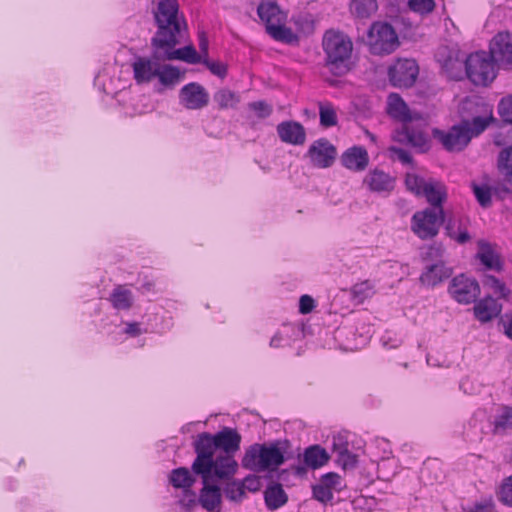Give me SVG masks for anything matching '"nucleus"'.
Returning <instances> with one entry per match:
<instances>
[{
	"label": "nucleus",
	"instance_id": "f257e3e1",
	"mask_svg": "<svg viewBox=\"0 0 512 512\" xmlns=\"http://www.w3.org/2000/svg\"><path fill=\"white\" fill-rule=\"evenodd\" d=\"M462 121L448 131L435 129L433 134L450 152L463 150L473 137H477L495 121L493 108L478 98H467L460 104Z\"/></svg>",
	"mask_w": 512,
	"mask_h": 512
},
{
	"label": "nucleus",
	"instance_id": "f03ea898",
	"mask_svg": "<svg viewBox=\"0 0 512 512\" xmlns=\"http://www.w3.org/2000/svg\"><path fill=\"white\" fill-rule=\"evenodd\" d=\"M158 31L152 39L156 48H173L180 43L186 31V23L179 16L177 0H158L155 10Z\"/></svg>",
	"mask_w": 512,
	"mask_h": 512
},
{
	"label": "nucleus",
	"instance_id": "7ed1b4c3",
	"mask_svg": "<svg viewBox=\"0 0 512 512\" xmlns=\"http://www.w3.org/2000/svg\"><path fill=\"white\" fill-rule=\"evenodd\" d=\"M161 56L138 57L132 64L134 79L137 84H147L157 79L163 88H173L183 77V72L175 66L160 63Z\"/></svg>",
	"mask_w": 512,
	"mask_h": 512
},
{
	"label": "nucleus",
	"instance_id": "20e7f679",
	"mask_svg": "<svg viewBox=\"0 0 512 512\" xmlns=\"http://www.w3.org/2000/svg\"><path fill=\"white\" fill-rule=\"evenodd\" d=\"M326 66L335 74L348 71V62L352 54L353 43L343 32L328 30L322 39Z\"/></svg>",
	"mask_w": 512,
	"mask_h": 512
},
{
	"label": "nucleus",
	"instance_id": "39448f33",
	"mask_svg": "<svg viewBox=\"0 0 512 512\" xmlns=\"http://www.w3.org/2000/svg\"><path fill=\"white\" fill-rule=\"evenodd\" d=\"M257 13L265 24L267 33L273 39L288 44L298 41L297 35L285 26L287 14L276 2L270 0L262 1L258 6Z\"/></svg>",
	"mask_w": 512,
	"mask_h": 512
},
{
	"label": "nucleus",
	"instance_id": "423d86ee",
	"mask_svg": "<svg viewBox=\"0 0 512 512\" xmlns=\"http://www.w3.org/2000/svg\"><path fill=\"white\" fill-rule=\"evenodd\" d=\"M284 461V452L278 444H254L246 450L242 465L254 472H264L276 470Z\"/></svg>",
	"mask_w": 512,
	"mask_h": 512
},
{
	"label": "nucleus",
	"instance_id": "0eeeda50",
	"mask_svg": "<svg viewBox=\"0 0 512 512\" xmlns=\"http://www.w3.org/2000/svg\"><path fill=\"white\" fill-rule=\"evenodd\" d=\"M405 185L416 196H423L433 206L432 209H443L442 204L447 198V188L444 183L433 178L424 177L410 172L406 174Z\"/></svg>",
	"mask_w": 512,
	"mask_h": 512
},
{
	"label": "nucleus",
	"instance_id": "6e6552de",
	"mask_svg": "<svg viewBox=\"0 0 512 512\" xmlns=\"http://www.w3.org/2000/svg\"><path fill=\"white\" fill-rule=\"evenodd\" d=\"M465 69L470 81L479 86H487L497 75L496 61L485 51L470 54L465 59Z\"/></svg>",
	"mask_w": 512,
	"mask_h": 512
},
{
	"label": "nucleus",
	"instance_id": "1a4fd4ad",
	"mask_svg": "<svg viewBox=\"0 0 512 512\" xmlns=\"http://www.w3.org/2000/svg\"><path fill=\"white\" fill-rule=\"evenodd\" d=\"M368 45L372 54L384 55L394 52L399 46V40L390 24L375 22L368 32Z\"/></svg>",
	"mask_w": 512,
	"mask_h": 512
},
{
	"label": "nucleus",
	"instance_id": "9d476101",
	"mask_svg": "<svg viewBox=\"0 0 512 512\" xmlns=\"http://www.w3.org/2000/svg\"><path fill=\"white\" fill-rule=\"evenodd\" d=\"M443 221V209L425 208L413 214L410 228L418 238L427 240L434 238L438 234Z\"/></svg>",
	"mask_w": 512,
	"mask_h": 512
},
{
	"label": "nucleus",
	"instance_id": "9b49d317",
	"mask_svg": "<svg viewBox=\"0 0 512 512\" xmlns=\"http://www.w3.org/2000/svg\"><path fill=\"white\" fill-rule=\"evenodd\" d=\"M215 448L217 446L214 436L208 433L201 434L195 443L197 457L192 464V469L204 480L212 473V459Z\"/></svg>",
	"mask_w": 512,
	"mask_h": 512
},
{
	"label": "nucleus",
	"instance_id": "f8f14e48",
	"mask_svg": "<svg viewBox=\"0 0 512 512\" xmlns=\"http://www.w3.org/2000/svg\"><path fill=\"white\" fill-rule=\"evenodd\" d=\"M337 156L336 147L327 139L315 140L308 148L305 157L316 168H329L335 162Z\"/></svg>",
	"mask_w": 512,
	"mask_h": 512
},
{
	"label": "nucleus",
	"instance_id": "ddd939ff",
	"mask_svg": "<svg viewBox=\"0 0 512 512\" xmlns=\"http://www.w3.org/2000/svg\"><path fill=\"white\" fill-rule=\"evenodd\" d=\"M419 68L412 59H398L388 71L390 82L396 87H411L418 76Z\"/></svg>",
	"mask_w": 512,
	"mask_h": 512
},
{
	"label": "nucleus",
	"instance_id": "4468645a",
	"mask_svg": "<svg viewBox=\"0 0 512 512\" xmlns=\"http://www.w3.org/2000/svg\"><path fill=\"white\" fill-rule=\"evenodd\" d=\"M448 291L458 303L469 304L479 296L480 287L475 279L461 274L451 280Z\"/></svg>",
	"mask_w": 512,
	"mask_h": 512
},
{
	"label": "nucleus",
	"instance_id": "2eb2a0df",
	"mask_svg": "<svg viewBox=\"0 0 512 512\" xmlns=\"http://www.w3.org/2000/svg\"><path fill=\"white\" fill-rule=\"evenodd\" d=\"M346 487L342 477L337 473L324 474L316 483L312 486V493L314 499L326 504L333 499L334 492H340Z\"/></svg>",
	"mask_w": 512,
	"mask_h": 512
},
{
	"label": "nucleus",
	"instance_id": "dca6fc26",
	"mask_svg": "<svg viewBox=\"0 0 512 512\" xmlns=\"http://www.w3.org/2000/svg\"><path fill=\"white\" fill-rule=\"evenodd\" d=\"M489 53L504 68L512 67V34L497 33L490 42Z\"/></svg>",
	"mask_w": 512,
	"mask_h": 512
},
{
	"label": "nucleus",
	"instance_id": "f3484780",
	"mask_svg": "<svg viewBox=\"0 0 512 512\" xmlns=\"http://www.w3.org/2000/svg\"><path fill=\"white\" fill-rule=\"evenodd\" d=\"M179 101L186 109L199 110L207 106L209 94L202 85L192 82L180 89Z\"/></svg>",
	"mask_w": 512,
	"mask_h": 512
},
{
	"label": "nucleus",
	"instance_id": "a211bd4d",
	"mask_svg": "<svg viewBox=\"0 0 512 512\" xmlns=\"http://www.w3.org/2000/svg\"><path fill=\"white\" fill-rule=\"evenodd\" d=\"M436 58L448 77L452 79L461 77L465 61L459 56L458 51H448L446 47L440 48L436 54Z\"/></svg>",
	"mask_w": 512,
	"mask_h": 512
},
{
	"label": "nucleus",
	"instance_id": "6ab92c4d",
	"mask_svg": "<svg viewBox=\"0 0 512 512\" xmlns=\"http://www.w3.org/2000/svg\"><path fill=\"white\" fill-rule=\"evenodd\" d=\"M394 139L399 142H406L421 152L427 151L430 147L428 135L421 129H413L410 123L402 126V129L396 132Z\"/></svg>",
	"mask_w": 512,
	"mask_h": 512
},
{
	"label": "nucleus",
	"instance_id": "aec40b11",
	"mask_svg": "<svg viewBox=\"0 0 512 512\" xmlns=\"http://www.w3.org/2000/svg\"><path fill=\"white\" fill-rule=\"evenodd\" d=\"M341 163L348 170L364 171L369 164L368 152L361 146H353L341 155Z\"/></svg>",
	"mask_w": 512,
	"mask_h": 512
},
{
	"label": "nucleus",
	"instance_id": "412c9836",
	"mask_svg": "<svg viewBox=\"0 0 512 512\" xmlns=\"http://www.w3.org/2000/svg\"><path fill=\"white\" fill-rule=\"evenodd\" d=\"M277 133L281 141L302 145L306 140V132L302 124L296 121H284L278 124Z\"/></svg>",
	"mask_w": 512,
	"mask_h": 512
},
{
	"label": "nucleus",
	"instance_id": "4be33fe9",
	"mask_svg": "<svg viewBox=\"0 0 512 512\" xmlns=\"http://www.w3.org/2000/svg\"><path fill=\"white\" fill-rule=\"evenodd\" d=\"M451 274L452 269L447 267L444 262L439 261L426 266L419 280L422 285L433 288L448 279Z\"/></svg>",
	"mask_w": 512,
	"mask_h": 512
},
{
	"label": "nucleus",
	"instance_id": "5701e85b",
	"mask_svg": "<svg viewBox=\"0 0 512 512\" xmlns=\"http://www.w3.org/2000/svg\"><path fill=\"white\" fill-rule=\"evenodd\" d=\"M387 112L392 118L400 121L403 126L411 123L413 120L420 119L417 114H412L409 111L403 99L395 93L388 96Z\"/></svg>",
	"mask_w": 512,
	"mask_h": 512
},
{
	"label": "nucleus",
	"instance_id": "b1692460",
	"mask_svg": "<svg viewBox=\"0 0 512 512\" xmlns=\"http://www.w3.org/2000/svg\"><path fill=\"white\" fill-rule=\"evenodd\" d=\"M363 183L374 192L391 191L394 188L395 181L382 170L374 169L364 178Z\"/></svg>",
	"mask_w": 512,
	"mask_h": 512
},
{
	"label": "nucleus",
	"instance_id": "393cba45",
	"mask_svg": "<svg viewBox=\"0 0 512 512\" xmlns=\"http://www.w3.org/2000/svg\"><path fill=\"white\" fill-rule=\"evenodd\" d=\"M476 257L487 269L495 271L502 270L503 264L500 255L490 243L484 240L478 242Z\"/></svg>",
	"mask_w": 512,
	"mask_h": 512
},
{
	"label": "nucleus",
	"instance_id": "a878e982",
	"mask_svg": "<svg viewBox=\"0 0 512 512\" xmlns=\"http://www.w3.org/2000/svg\"><path fill=\"white\" fill-rule=\"evenodd\" d=\"M211 479L212 473H210L206 480L202 479L203 488L199 496L201 506L208 511L215 510L221 502V490L218 486L209 484Z\"/></svg>",
	"mask_w": 512,
	"mask_h": 512
},
{
	"label": "nucleus",
	"instance_id": "bb28decb",
	"mask_svg": "<svg viewBox=\"0 0 512 512\" xmlns=\"http://www.w3.org/2000/svg\"><path fill=\"white\" fill-rule=\"evenodd\" d=\"M238 468V464L232 455L221 454L212 459V477L228 479L232 477Z\"/></svg>",
	"mask_w": 512,
	"mask_h": 512
},
{
	"label": "nucleus",
	"instance_id": "cd10ccee",
	"mask_svg": "<svg viewBox=\"0 0 512 512\" xmlns=\"http://www.w3.org/2000/svg\"><path fill=\"white\" fill-rule=\"evenodd\" d=\"M501 309V305L490 296L477 302L473 308L475 317L483 323L497 317Z\"/></svg>",
	"mask_w": 512,
	"mask_h": 512
},
{
	"label": "nucleus",
	"instance_id": "c85d7f7f",
	"mask_svg": "<svg viewBox=\"0 0 512 512\" xmlns=\"http://www.w3.org/2000/svg\"><path fill=\"white\" fill-rule=\"evenodd\" d=\"M217 448L224 450L225 454L230 455L239 450L241 436L231 428H224L214 435Z\"/></svg>",
	"mask_w": 512,
	"mask_h": 512
},
{
	"label": "nucleus",
	"instance_id": "c756f323",
	"mask_svg": "<svg viewBox=\"0 0 512 512\" xmlns=\"http://www.w3.org/2000/svg\"><path fill=\"white\" fill-rule=\"evenodd\" d=\"M165 50L163 58L167 60H182L190 64L201 62V55L197 53L192 45L183 48L175 49L163 48Z\"/></svg>",
	"mask_w": 512,
	"mask_h": 512
},
{
	"label": "nucleus",
	"instance_id": "7c9ffc66",
	"mask_svg": "<svg viewBox=\"0 0 512 512\" xmlns=\"http://www.w3.org/2000/svg\"><path fill=\"white\" fill-rule=\"evenodd\" d=\"M329 459L327 451L319 445L308 447L303 454L305 465L312 469H317L327 463Z\"/></svg>",
	"mask_w": 512,
	"mask_h": 512
},
{
	"label": "nucleus",
	"instance_id": "2f4dec72",
	"mask_svg": "<svg viewBox=\"0 0 512 512\" xmlns=\"http://www.w3.org/2000/svg\"><path fill=\"white\" fill-rule=\"evenodd\" d=\"M265 503L268 509L276 510L286 504L288 496L280 484H274L264 492Z\"/></svg>",
	"mask_w": 512,
	"mask_h": 512
},
{
	"label": "nucleus",
	"instance_id": "473e14b6",
	"mask_svg": "<svg viewBox=\"0 0 512 512\" xmlns=\"http://www.w3.org/2000/svg\"><path fill=\"white\" fill-rule=\"evenodd\" d=\"M377 9V0H351L350 2V12L358 19L370 18Z\"/></svg>",
	"mask_w": 512,
	"mask_h": 512
},
{
	"label": "nucleus",
	"instance_id": "72a5a7b5",
	"mask_svg": "<svg viewBox=\"0 0 512 512\" xmlns=\"http://www.w3.org/2000/svg\"><path fill=\"white\" fill-rule=\"evenodd\" d=\"M170 482L175 488L189 489L194 483L189 470L181 467L174 469L170 475Z\"/></svg>",
	"mask_w": 512,
	"mask_h": 512
},
{
	"label": "nucleus",
	"instance_id": "f704fd0d",
	"mask_svg": "<svg viewBox=\"0 0 512 512\" xmlns=\"http://www.w3.org/2000/svg\"><path fill=\"white\" fill-rule=\"evenodd\" d=\"M484 288L490 290L500 298H506L510 294V289L501 280L493 275H485L482 280Z\"/></svg>",
	"mask_w": 512,
	"mask_h": 512
},
{
	"label": "nucleus",
	"instance_id": "c9c22d12",
	"mask_svg": "<svg viewBox=\"0 0 512 512\" xmlns=\"http://www.w3.org/2000/svg\"><path fill=\"white\" fill-rule=\"evenodd\" d=\"M374 293V285L368 280L356 283L351 288V295L358 303L364 302L366 299L372 297Z\"/></svg>",
	"mask_w": 512,
	"mask_h": 512
},
{
	"label": "nucleus",
	"instance_id": "e433bc0d",
	"mask_svg": "<svg viewBox=\"0 0 512 512\" xmlns=\"http://www.w3.org/2000/svg\"><path fill=\"white\" fill-rule=\"evenodd\" d=\"M320 124L324 127H331L337 124V113L330 102L319 103Z\"/></svg>",
	"mask_w": 512,
	"mask_h": 512
},
{
	"label": "nucleus",
	"instance_id": "4c0bfd02",
	"mask_svg": "<svg viewBox=\"0 0 512 512\" xmlns=\"http://www.w3.org/2000/svg\"><path fill=\"white\" fill-rule=\"evenodd\" d=\"M110 300L116 309H128L132 304V294L129 290L117 287L110 296Z\"/></svg>",
	"mask_w": 512,
	"mask_h": 512
},
{
	"label": "nucleus",
	"instance_id": "58836bf2",
	"mask_svg": "<svg viewBox=\"0 0 512 512\" xmlns=\"http://www.w3.org/2000/svg\"><path fill=\"white\" fill-rule=\"evenodd\" d=\"M214 101L220 109H227L234 107L239 102V98L234 92L221 89L214 94Z\"/></svg>",
	"mask_w": 512,
	"mask_h": 512
},
{
	"label": "nucleus",
	"instance_id": "ea45409f",
	"mask_svg": "<svg viewBox=\"0 0 512 512\" xmlns=\"http://www.w3.org/2000/svg\"><path fill=\"white\" fill-rule=\"evenodd\" d=\"M473 193L482 207H489L491 205L492 191L487 185L472 184Z\"/></svg>",
	"mask_w": 512,
	"mask_h": 512
},
{
	"label": "nucleus",
	"instance_id": "a19ab883",
	"mask_svg": "<svg viewBox=\"0 0 512 512\" xmlns=\"http://www.w3.org/2000/svg\"><path fill=\"white\" fill-rule=\"evenodd\" d=\"M447 234L450 238L454 239L459 244H464L470 239V235L468 234L466 229H461L460 224L456 229V222L449 221L446 226Z\"/></svg>",
	"mask_w": 512,
	"mask_h": 512
},
{
	"label": "nucleus",
	"instance_id": "79ce46f5",
	"mask_svg": "<svg viewBox=\"0 0 512 512\" xmlns=\"http://www.w3.org/2000/svg\"><path fill=\"white\" fill-rule=\"evenodd\" d=\"M498 166L506 176L512 177V145L501 151Z\"/></svg>",
	"mask_w": 512,
	"mask_h": 512
},
{
	"label": "nucleus",
	"instance_id": "37998d69",
	"mask_svg": "<svg viewBox=\"0 0 512 512\" xmlns=\"http://www.w3.org/2000/svg\"><path fill=\"white\" fill-rule=\"evenodd\" d=\"M224 492L226 497L232 501H240L246 495L242 483L237 481L228 483Z\"/></svg>",
	"mask_w": 512,
	"mask_h": 512
},
{
	"label": "nucleus",
	"instance_id": "c03bdc74",
	"mask_svg": "<svg viewBox=\"0 0 512 512\" xmlns=\"http://www.w3.org/2000/svg\"><path fill=\"white\" fill-rule=\"evenodd\" d=\"M498 498L503 504L512 507V475L503 480L499 488Z\"/></svg>",
	"mask_w": 512,
	"mask_h": 512
},
{
	"label": "nucleus",
	"instance_id": "a18cd8bd",
	"mask_svg": "<svg viewBox=\"0 0 512 512\" xmlns=\"http://www.w3.org/2000/svg\"><path fill=\"white\" fill-rule=\"evenodd\" d=\"M496 428L503 430L512 429V408L503 407L495 420Z\"/></svg>",
	"mask_w": 512,
	"mask_h": 512
},
{
	"label": "nucleus",
	"instance_id": "49530a36",
	"mask_svg": "<svg viewBox=\"0 0 512 512\" xmlns=\"http://www.w3.org/2000/svg\"><path fill=\"white\" fill-rule=\"evenodd\" d=\"M498 112L503 121L512 123V95L501 99L498 105Z\"/></svg>",
	"mask_w": 512,
	"mask_h": 512
},
{
	"label": "nucleus",
	"instance_id": "de8ad7c7",
	"mask_svg": "<svg viewBox=\"0 0 512 512\" xmlns=\"http://www.w3.org/2000/svg\"><path fill=\"white\" fill-rule=\"evenodd\" d=\"M409 7L412 11L425 14L430 13L434 7V0H409Z\"/></svg>",
	"mask_w": 512,
	"mask_h": 512
},
{
	"label": "nucleus",
	"instance_id": "09e8293b",
	"mask_svg": "<svg viewBox=\"0 0 512 512\" xmlns=\"http://www.w3.org/2000/svg\"><path fill=\"white\" fill-rule=\"evenodd\" d=\"M248 107L260 118L268 117L272 112L271 107L263 101L249 103Z\"/></svg>",
	"mask_w": 512,
	"mask_h": 512
},
{
	"label": "nucleus",
	"instance_id": "8fccbe9b",
	"mask_svg": "<svg viewBox=\"0 0 512 512\" xmlns=\"http://www.w3.org/2000/svg\"><path fill=\"white\" fill-rule=\"evenodd\" d=\"M348 447L349 443L345 436L338 434L333 437L332 452L335 456L345 452L347 449H349Z\"/></svg>",
	"mask_w": 512,
	"mask_h": 512
},
{
	"label": "nucleus",
	"instance_id": "3c124183",
	"mask_svg": "<svg viewBox=\"0 0 512 512\" xmlns=\"http://www.w3.org/2000/svg\"><path fill=\"white\" fill-rule=\"evenodd\" d=\"M336 461L339 465H341L344 469L349 467H354L356 464V456L352 454L349 449L345 452L340 453L336 456Z\"/></svg>",
	"mask_w": 512,
	"mask_h": 512
},
{
	"label": "nucleus",
	"instance_id": "603ef678",
	"mask_svg": "<svg viewBox=\"0 0 512 512\" xmlns=\"http://www.w3.org/2000/svg\"><path fill=\"white\" fill-rule=\"evenodd\" d=\"M315 307L314 299L309 295H302L299 300V311L301 314L310 313Z\"/></svg>",
	"mask_w": 512,
	"mask_h": 512
},
{
	"label": "nucleus",
	"instance_id": "864d4df0",
	"mask_svg": "<svg viewBox=\"0 0 512 512\" xmlns=\"http://www.w3.org/2000/svg\"><path fill=\"white\" fill-rule=\"evenodd\" d=\"M244 491L256 492L260 489V479L257 476H247L242 482Z\"/></svg>",
	"mask_w": 512,
	"mask_h": 512
},
{
	"label": "nucleus",
	"instance_id": "5fc2aeb1",
	"mask_svg": "<svg viewBox=\"0 0 512 512\" xmlns=\"http://www.w3.org/2000/svg\"><path fill=\"white\" fill-rule=\"evenodd\" d=\"M203 62L207 65L209 70L214 75H217L219 77H224L226 75L227 68H226V66L223 63H220V62H210V61H208L206 59Z\"/></svg>",
	"mask_w": 512,
	"mask_h": 512
},
{
	"label": "nucleus",
	"instance_id": "6e6d98bb",
	"mask_svg": "<svg viewBox=\"0 0 512 512\" xmlns=\"http://www.w3.org/2000/svg\"><path fill=\"white\" fill-rule=\"evenodd\" d=\"M390 152L392 157L397 158L403 164H410L412 161L411 155L404 149L391 147Z\"/></svg>",
	"mask_w": 512,
	"mask_h": 512
},
{
	"label": "nucleus",
	"instance_id": "4d7b16f0",
	"mask_svg": "<svg viewBox=\"0 0 512 512\" xmlns=\"http://www.w3.org/2000/svg\"><path fill=\"white\" fill-rule=\"evenodd\" d=\"M180 502L187 507L194 505L196 503L195 493L191 492L189 489H185L184 497Z\"/></svg>",
	"mask_w": 512,
	"mask_h": 512
},
{
	"label": "nucleus",
	"instance_id": "13d9d810",
	"mask_svg": "<svg viewBox=\"0 0 512 512\" xmlns=\"http://www.w3.org/2000/svg\"><path fill=\"white\" fill-rule=\"evenodd\" d=\"M199 49L204 56L208 55V39L204 32L199 33Z\"/></svg>",
	"mask_w": 512,
	"mask_h": 512
},
{
	"label": "nucleus",
	"instance_id": "bf43d9fd",
	"mask_svg": "<svg viewBox=\"0 0 512 512\" xmlns=\"http://www.w3.org/2000/svg\"><path fill=\"white\" fill-rule=\"evenodd\" d=\"M125 331H126V333H128L130 335L136 336V335H138L140 333V328H139L138 324L131 323V324L127 325Z\"/></svg>",
	"mask_w": 512,
	"mask_h": 512
},
{
	"label": "nucleus",
	"instance_id": "052dcab7",
	"mask_svg": "<svg viewBox=\"0 0 512 512\" xmlns=\"http://www.w3.org/2000/svg\"><path fill=\"white\" fill-rule=\"evenodd\" d=\"M280 342H281V338L279 337V335H275L271 341H270V345L272 347H279L280 346Z\"/></svg>",
	"mask_w": 512,
	"mask_h": 512
},
{
	"label": "nucleus",
	"instance_id": "680f3d73",
	"mask_svg": "<svg viewBox=\"0 0 512 512\" xmlns=\"http://www.w3.org/2000/svg\"><path fill=\"white\" fill-rule=\"evenodd\" d=\"M505 333L510 339H512V319L508 322L505 328Z\"/></svg>",
	"mask_w": 512,
	"mask_h": 512
},
{
	"label": "nucleus",
	"instance_id": "e2e57ef3",
	"mask_svg": "<svg viewBox=\"0 0 512 512\" xmlns=\"http://www.w3.org/2000/svg\"><path fill=\"white\" fill-rule=\"evenodd\" d=\"M366 134H367V136L369 137V139H370L372 142H375L376 137H375L373 134H371V133H370V132H368V131H366Z\"/></svg>",
	"mask_w": 512,
	"mask_h": 512
},
{
	"label": "nucleus",
	"instance_id": "0e129e2a",
	"mask_svg": "<svg viewBox=\"0 0 512 512\" xmlns=\"http://www.w3.org/2000/svg\"><path fill=\"white\" fill-rule=\"evenodd\" d=\"M484 509H485L484 507H478L475 510L470 511V512H485Z\"/></svg>",
	"mask_w": 512,
	"mask_h": 512
},
{
	"label": "nucleus",
	"instance_id": "69168bd1",
	"mask_svg": "<svg viewBox=\"0 0 512 512\" xmlns=\"http://www.w3.org/2000/svg\"><path fill=\"white\" fill-rule=\"evenodd\" d=\"M431 251H436L437 254H440L441 253V249L440 248H434V247H431L430 248Z\"/></svg>",
	"mask_w": 512,
	"mask_h": 512
}]
</instances>
